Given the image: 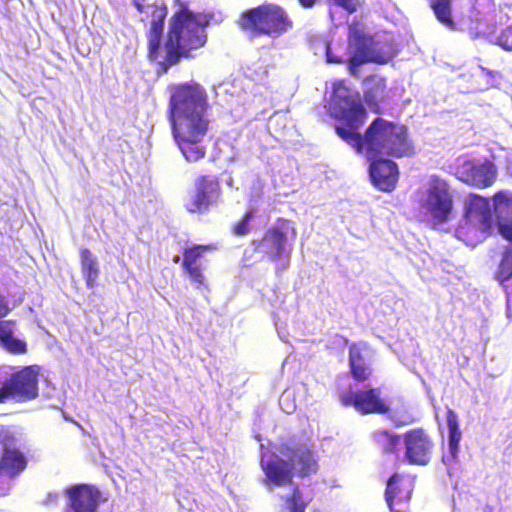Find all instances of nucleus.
Instances as JSON below:
<instances>
[{
  "label": "nucleus",
  "instance_id": "36",
  "mask_svg": "<svg viewBox=\"0 0 512 512\" xmlns=\"http://www.w3.org/2000/svg\"><path fill=\"white\" fill-rule=\"evenodd\" d=\"M333 3L349 13H353L357 10V4L355 0H332Z\"/></svg>",
  "mask_w": 512,
  "mask_h": 512
},
{
  "label": "nucleus",
  "instance_id": "4",
  "mask_svg": "<svg viewBox=\"0 0 512 512\" xmlns=\"http://www.w3.org/2000/svg\"><path fill=\"white\" fill-rule=\"evenodd\" d=\"M238 27L251 37H282L294 28V21L285 8L275 3H263L243 11Z\"/></svg>",
  "mask_w": 512,
  "mask_h": 512
},
{
  "label": "nucleus",
  "instance_id": "37",
  "mask_svg": "<svg viewBox=\"0 0 512 512\" xmlns=\"http://www.w3.org/2000/svg\"><path fill=\"white\" fill-rule=\"evenodd\" d=\"M354 59H358V57L356 56H353L350 54L349 58H348V65H349V72L351 75L353 76H358V68L363 65L364 63H357V61L355 62Z\"/></svg>",
  "mask_w": 512,
  "mask_h": 512
},
{
  "label": "nucleus",
  "instance_id": "15",
  "mask_svg": "<svg viewBox=\"0 0 512 512\" xmlns=\"http://www.w3.org/2000/svg\"><path fill=\"white\" fill-rule=\"evenodd\" d=\"M39 368L34 365L25 366L10 375L9 382L12 387L15 402H27L38 396Z\"/></svg>",
  "mask_w": 512,
  "mask_h": 512
},
{
  "label": "nucleus",
  "instance_id": "10",
  "mask_svg": "<svg viewBox=\"0 0 512 512\" xmlns=\"http://www.w3.org/2000/svg\"><path fill=\"white\" fill-rule=\"evenodd\" d=\"M465 225L457 229V233L462 236L473 225L476 230L482 233L490 231L493 222L490 199L475 193H470L464 206Z\"/></svg>",
  "mask_w": 512,
  "mask_h": 512
},
{
  "label": "nucleus",
  "instance_id": "27",
  "mask_svg": "<svg viewBox=\"0 0 512 512\" xmlns=\"http://www.w3.org/2000/svg\"><path fill=\"white\" fill-rule=\"evenodd\" d=\"M256 210L248 208L244 211L242 216L230 227V232L236 237H244L250 234L253 230L252 220L255 217Z\"/></svg>",
  "mask_w": 512,
  "mask_h": 512
},
{
  "label": "nucleus",
  "instance_id": "31",
  "mask_svg": "<svg viewBox=\"0 0 512 512\" xmlns=\"http://www.w3.org/2000/svg\"><path fill=\"white\" fill-rule=\"evenodd\" d=\"M15 320H0V342L1 345L13 336Z\"/></svg>",
  "mask_w": 512,
  "mask_h": 512
},
{
  "label": "nucleus",
  "instance_id": "34",
  "mask_svg": "<svg viewBox=\"0 0 512 512\" xmlns=\"http://www.w3.org/2000/svg\"><path fill=\"white\" fill-rule=\"evenodd\" d=\"M14 400V394L9 379H6L0 386V403Z\"/></svg>",
  "mask_w": 512,
  "mask_h": 512
},
{
  "label": "nucleus",
  "instance_id": "23",
  "mask_svg": "<svg viewBox=\"0 0 512 512\" xmlns=\"http://www.w3.org/2000/svg\"><path fill=\"white\" fill-rule=\"evenodd\" d=\"M80 266L87 288H94L97 285L100 269L97 259L87 248L80 250Z\"/></svg>",
  "mask_w": 512,
  "mask_h": 512
},
{
  "label": "nucleus",
  "instance_id": "25",
  "mask_svg": "<svg viewBox=\"0 0 512 512\" xmlns=\"http://www.w3.org/2000/svg\"><path fill=\"white\" fill-rule=\"evenodd\" d=\"M429 6L441 24L451 30L456 29V23L452 17L451 0H429Z\"/></svg>",
  "mask_w": 512,
  "mask_h": 512
},
{
  "label": "nucleus",
  "instance_id": "13",
  "mask_svg": "<svg viewBox=\"0 0 512 512\" xmlns=\"http://www.w3.org/2000/svg\"><path fill=\"white\" fill-rule=\"evenodd\" d=\"M405 459L411 465H427L430 462L434 443L422 428L407 431L403 436Z\"/></svg>",
  "mask_w": 512,
  "mask_h": 512
},
{
  "label": "nucleus",
  "instance_id": "40",
  "mask_svg": "<svg viewBox=\"0 0 512 512\" xmlns=\"http://www.w3.org/2000/svg\"><path fill=\"white\" fill-rule=\"evenodd\" d=\"M298 2L304 8H312L317 0H298Z\"/></svg>",
  "mask_w": 512,
  "mask_h": 512
},
{
  "label": "nucleus",
  "instance_id": "20",
  "mask_svg": "<svg viewBox=\"0 0 512 512\" xmlns=\"http://www.w3.org/2000/svg\"><path fill=\"white\" fill-rule=\"evenodd\" d=\"M494 212L500 235L512 242V192L501 190L493 195Z\"/></svg>",
  "mask_w": 512,
  "mask_h": 512
},
{
  "label": "nucleus",
  "instance_id": "35",
  "mask_svg": "<svg viewBox=\"0 0 512 512\" xmlns=\"http://www.w3.org/2000/svg\"><path fill=\"white\" fill-rule=\"evenodd\" d=\"M326 60L328 63H333V64H341L344 62L343 56L335 54L329 43H327V45H326Z\"/></svg>",
  "mask_w": 512,
  "mask_h": 512
},
{
  "label": "nucleus",
  "instance_id": "30",
  "mask_svg": "<svg viewBox=\"0 0 512 512\" xmlns=\"http://www.w3.org/2000/svg\"><path fill=\"white\" fill-rule=\"evenodd\" d=\"M3 348L12 354H24L27 351V345L23 340L15 337L9 338L7 342L2 344Z\"/></svg>",
  "mask_w": 512,
  "mask_h": 512
},
{
  "label": "nucleus",
  "instance_id": "2",
  "mask_svg": "<svg viewBox=\"0 0 512 512\" xmlns=\"http://www.w3.org/2000/svg\"><path fill=\"white\" fill-rule=\"evenodd\" d=\"M147 7L151 17L146 32L147 57L156 64L159 75L166 74L182 58H189L191 51L205 46L206 27L212 19L211 14L194 12L186 4H181L170 17L168 31L163 40L167 7L158 4Z\"/></svg>",
  "mask_w": 512,
  "mask_h": 512
},
{
  "label": "nucleus",
  "instance_id": "7",
  "mask_svg": "<svg viewBox=\"0 0 512 512\" xmlns=\"http://www.w3.org/2000/svg\"><path fill=\"white\" fill-rule=\"evenodd\" d=\"M453 206V195L447 181L432 175L425 198L420 202V208L424 214L429 217L434 226L442 225L452 218Z\"/></svg>",
  "mask_w": 512,
  "mask_h": 512
},
{
  "label": "nucleus",
  "instance_id": "16",
  "mask_svg": "<svg viewBox=\"0 0 512 512\" xmlns=\"http://www.w3.org/2000/svg\"><path fill=\"white\" fill-rule=\"evenodd\" d=\"M367 160L370 162L369 176L373 185L383 192L393 191L399 179L397 163L382 157L367 158Z\"/></svg>",
  "mask_w": 512,
  "mask_h": 512
},
{
  "label": "nucleus",
  "instance_id": "12",
  "mask_svg": "<svg viewBox=\"0 0 512 512\" xmlns=\"http://www.w3.org/2000/svg\"><path fill=\"white\" fill-rule=\"evenodd\" d=\"M340 401L343 406L353 407L361 415L387 414L390 411L389 404L381 397V389L378 387L341 393Z\"/></svg>",
  "mask_w": 512,
  "mask_h": 512
},
{
  "label": "nucleus",
  "instance_id": "41",
  "mask_svg": "<svg viewBox=\"0 0 512 512\" xmlns=\"http://www.w3.org/2000/svg\"><path fill=\"white\" fill-rule=\"evenodd\" d=\"M284 401H285V398H284V397H282V398H281V401H280L281 406H283V405H284ZM282 408H283V410H284L286 413H291V412L294 410V406H292L290 410H289V409H286V408H284V407H282Z\"/></svg>",
  "mask_w": 512,
  "mask_h": 512
},
{
  "label": "nucleus",
  "instance_id": "42",
  "mask_svg": "<svg viewBox=\"0 0 512 512\" xmlns=\"http://www.w3.org/2000/svg\"><path fill=\"white\" fill-rule=\"evenodd\" d=\"M57 498H58L57 494L49 495L48 500L52 501V502H57Z\"/></svg>",
  "mask_w": 512,
  "mask_h": 512
},
{
  "label": "nucleus",
  "instance_id": "8",
  "mask_svg": "<svg viewBox=\"0 0 512 512\" xmlns=\"http://www.w3.org/2000/svg\"><path fill=\"white\" fill-rule=\"evenodd\" d=\"M450 169L459 181L478 189L491 187L498 176L494 162L489 159L479 161L470 154L458 156L450 165Z\"/></svg>",
  "mask_w": 512,
  "mask_h": 512
},
{
  "label": "nucleus",
  "instance_id": "3",
  "mask_svg": "<svg viewBox=\"0 0 512 512\" xmlns=\"http://www.w3.org/2000/svg\"><path fill=\"white\" fill-rule=\"evenodd\" d=\"M206 89L191 81L171 88L168 119L173 138L185 160L196 163L205 158L207 148L202 144L206 137L210 119Z\"/></svg>",
  "mask_w": 512,
  "mask_h": 512
},
{
  "label": "nucleus",
  "instance_id": "18",
  "mask_svg": "<svg viewBox=\"0 0 512 512\" xmlns=\"http://www.w3.org/2000/svg\"><path fill=\"white\" fill-rule=\"evenodd\" d=\"M349 372L359 383L368 381L372 374V350L365 343H352L349 346Z\"/></svg>",
  "mask_w": 512,
  "mask_h": 512
},
{
  "label": "nucleus",
  "instance_id": "9",
  "mask_svg": "<svg viewBox=\"0 0 512 512\" xmlns=\"http://www.w3.org/2000/svg\"><path fill=\"white\" fill-rule=\"evenodd\" d=\"M221 196L222 188L217 176L199 175L194 180L184 207L189 213L205 214L212 206L217 205Z\"/></svg>",
  "mask_w": 512,
  "mask_h": 512
},
{
  "label": "nucleus",
  "instance_id": "1",
  "mask_svg": "<svg viewBox=\"0 0 512 512\" xmlns=\"http://www.w3.org/2000/svg\"><path fill=\"white\" fill-rule=\"evenodd\" d=\"M332 109L335 118L343 124L336 126L338 136L366 158H404L414 155V145L404 124L377 117L364 134L359 133L367 112L359 93H352L344 80L333 84Z\"/></svg>",
  "mask_w": 512,
  "mask_h": 512
},
{
  "label": "nucleus",
  "instance_id": "14",
  "mask_svg": "<svg viewBox=\"0 0 512 512\" xmlns=\"http://www.w3.org/2000/svg\"><path fill=\"white\" fill-rule=\"evenodd\" d=\"M28 465L26 454L15 446H4L0 452V495L9 489L10 482Z\"/></svg>",
  "mask_w": 512,
  "mask_h": 512
},
{
  "label": "nucleus",
  "instance_id": "5",
  "mask_svg": "<svg viewBox=\"0 0 512 512\" xmlns=\"http://www.w3.org/2000/svg\"><path fill=\"white\" fill-rule=\"evenodd\" d=\"M348 47L350 54L358 57L357 63L386 64L397 54L392 40H375L366 32L365 25L353 20L348 26ZM356 62V59H354Z\"/></svg>",
  "mask_w": 512,
  "mask_h": 512
},
{
  "label": "nucleus",
  "instance_id": "26",
  "mask_svg": "<svg viewBox=\"0 0 512 512\" xmlns=\"http://www.w3.org/2000/svg\"><path fill=\"white\" fill-rule=\"evenodd\" d=\"M494 278L500 284H504L512 278V244L505 247L501 253L500 261L494 272Z\"/></svg>",
  "mask_w": 512,
  "mask_h": 512
},
{
  "label": "nucleus",
  "instance_id": "28",
  "mask_svg": "<svg viewBox=\"0 0 512 512\" xmlns=\"http://www.w3.org/2000/svg\"><path fill=\"white\" fill-rule=\"evenodd\" d=\"M374 440L384 453H395L400 443V436L386 430L374 433Z\"/></svg>",
  "mask_w": 512,
  "mask_h": 512
},
{
  "label": "nucleus",
  "instance_id": "29",
  "mask_svg": "<svg viewBox=\"0 0 512 512\" xmlns=\"http://www.w3.org/2000/svg\"><path fill=\"white\" fill-rule=\"evenodd\" d=\"M285 508L288 512H305L307 503L303 500L302 493L298 485H295L291 493L283 497Z\"/></svg>",
  "mask_w": 512,
  "mask_h": 512
},
{
  "label": "nucleus",
  "instance_id": "11",
  "mask_svg": "<svg viewBox=\"0 0 512 512\" xmlns=\"http://www.w3.org/2000/svg\"><path fill=\"white\" fill-rule=\"evenodd\" d=\"M279 452L289 459L294 476L303 479L318 473L317 454L306 443H282Z\"/></svg>",
  "mask_w": 512,
  "mask_h": 512
},
{
  "label": "nucleus",
  "instance_id": "21",
  "mask_svg": "<svg viewBox=\"0 0 512 512\" xmlns=\"http://www.w3.org/2000/svg\"><path fill=\"white\" fill-rule=\"evenodd\" d=\"M262 470L268 482L282 487L293 483V472L289 459L274 455L262 464Z\"/></svg>",
  "mask_w": 512,
  "mask_h": 512
},
{
  "label": "nucleus",
  "instance_id": "17",
  "mask_svg": "<svg viewBox=\"0 0 512 512\" xmlns=\"http://www.w3.org/2000/svg\"><path fill=\"white\" fill-rule=\"evenodd\" d=\"M68 497L67 512H96L100 491L88 484H75L65 489Z\"/></svg>",
  "mask_w": 512,
  "mask_h": 512
},
{
  "label": "nucleus",
  "instance_id": "24",
  "mask_svg": "<svg viewBox=\"0 0 512 512\" xmlns=\"http://www.w3.org/2000/svg\"><path fill=\"white\" fill-rule=\"evenodd\" d=\"M447 427H448V447L452 459H456L459 451V443L462 438V432L459 429V419L457 413L447 409Z\"/></svg>",
  "mask_w": 512,
  "mask_h": 512
},
{
  "label": "nucleus",
  "instance_id": "19",
  "mask_svg": "<svg viewBox=\"0 0 512 512\" xmlns=\"http://www.w3.org/2000/svg\"><path fill=\"white\" fill-rule=\"evenodd\" d=\"M212 249V245L194 244L190 247L184 248L182 251V269L197 288H201L206 284L204 268L202 267L200 260L204 253Z\"/></svg>",
  "mask_w": 512,
  "mask_h": 512
},
{
  "label": "nucleus",
  "instance_id": "38",
  "mask_svg": "<svg viewBox=\"0 0 512 512\" xmlns=\"http://www.w3.org/2000/svg\"><path fill=\"white\" fill-rule=\"evenodd\" d=\"M505 170H506V173L512 177V154L511 155H508L505 159Z\"/></svg>",
  "mask_w": 512,
  "mask_h": 512
},
{
  "label": "nucleus",
  "instance_id": "39",
  "mask_svg": "<svg viewBox=\"0 0 512 512\" xmlns=\"http://www.w3.org/2000/svg\"><path fill=\"white\" fill-rule=\"evenodd\" d=\"M132 2L139 13L145 12V0H132Z\"/></svg>",
  "mask_w": 512,
  "mask_h": 512
},
{
  "label": "nucleus",
  "instance_id": "22",
  "mask_svg": "<svg viewBox=\"0 0 512 512\" xmlns=\"http://www.w3.org/2000/svg\"><path fill=\"white\" fill-rule=\"evenodd\" d=\"M364 101L370 108V110L376 114H380L381 103H384L387 99V86L386 79L378 75H369L364 78Z\"/></svg>",
  "mask_w": 512,
  "mask_h": 512
},
{
  "label": "nucleus",
  "instance_id": "33",
  "mask_svg": "<svg viewBox=\"0 0 512 512\" xmlns=\"http://www.w3.org/2000/svg\"><path fill=\"white\" fill-rule=\"evenodd\" d=\"M13 309L10 303L9 294L5 288L0 287V319L6 317Z\"/></svg>",
  "mask_w": 512,
  "mask_h": 512
},
{
  "label": "nucleus",
  "instance_id": "44",
  "mask_svg": "<svg viewBox=\"0 0 512 512\" xmlns=\"http://www.w3.org/2000/svg\"><path fill=\"white\" fill-rule=\"evenodd\" d=\"M311 512H321L319 509H312Z\"/></svg>",
  "mask_w": 512,
  "mask_h": 512
},
{
  "label": "nucleus",
  "instance_id": "32",
  "mask_svg": "<svg viewBox=\"0 0 512 512\" xmlns=\"http://www.w3.org/2000/svg\"><path fill=\"white\" fill-rule=\"evenodd\" d=\"M497 44L506 51H512V25L502 30L497 38Z\"/></svg>",
  "mask_w": 512,
  "mask_h": 512
},
{
  "label": "nucleus",
  "instance_id": "43",
  "mask_svg": "<svg viewBox=\"0 0 512 512\" xmlns=\"http://www.w3.org/2000/svg\"><path fill=\"white\" fill-rule=\"evenodd\" d=\"M180 260V257L178 255H176L174 258H173V261L175 263H178V261Z\"/></svg>",
  "mask_w": 512,
  "mask_h": 512
},
{
  "label": "nucleus",
  "instance_id": "6",
  "mask_svg": "<svg viewBox=\"0 0 512 512\" xmlns=\"http://www.w3.org/2000/svg\"><path fill=\"white\" fill-rule=\"evenodd\" d=\"M289 233L295 236L296 230L293 222L279 217L259 239H252L250 245L254 252L260 253L270 261L290 258L291 247L288 244Z\"/></svg>",
  "mask_w": 512,
  "mask_h": 512
}]
</instances>
